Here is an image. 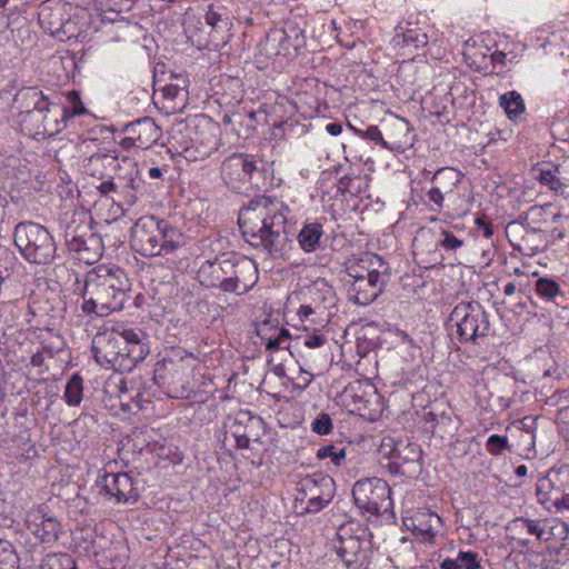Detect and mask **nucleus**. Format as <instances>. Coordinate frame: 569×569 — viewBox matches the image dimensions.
<instances>
[{
	"mask_svg": "<svg viewBox=\"0 0 569 569\" xmlns=\"http://www.w3.org/2000/svg\"><path fill=\"white\" fill-rule=\"evenodd\" d=\"M288 212L282 201L266 196L254 197L238 214L243 239L272 259H289L293 240L287 229Z\"/></svg>",
	"mask_w": 569,
	"mask_h": 569,
	"instance_id": "nucleus-1",
	"label": "nucleus"
},
{
	"mask_svg": "<svg viewBox=\"0 0 569 569\" xmlns=\"http://www.w3.org/2000/svg\"><path fill=\"white\" fill-rule=\"evenodd\" d=\"M130 290L126 272L117 266L99 264L89 270L80 289L81 310L86 315L104 317L122 310Z\"/></svg>",
	"mask_w": 569,
	"mask_h": 569,
	"instance_id": "nucleus-2",
	"label": "nucleus"
},
{
	"mask_svg": "<svg viewBox=\"0 0 569 569\" xmlns=\"http://www.w3.org/2000/svg\"><path fill=\"white\" fill-rule=\"evenodd\" d=\"M258 278V268L253 260L232 251L204 260L198 270V279L202 286L237 296L249 292Z\"/></svg>",
	"mask_w": 569,
	"mask_h": 569,
	"instance_id": "nucleus-3",
	"label": "nucleus"
},
{
	"mask_svg": "<svg viewBox=\"0 0 569 569\" xmlns=\"http://www.w3.org/2000/svg\"><path fill=\"white\" fill-rule=\"evenodd\" d=\"M131 247L143 257L167 256L186 244L182 232L153 216L139 218L131 228Z\"/></svg>",
	"mask_w": 569,
	"mask_h": 569,
	"instance_id": "nucleus-4",
	"label": "nucleus"
},
{
	"mask_svg": "<svg viewBox=\"0 0 569 569\" xmlns=\"http://www.w3.org/2000/svg\"><path fill=\"white\" fill-rule=\"evenodd\" d=\"M372 532L356 520L342 523L337 530L335 550L347 569H368L372 555Z\"/></svg>",
	"mask_w": 569,
	"mask_h": 569,
	"instance_id": "nucleus-5",
	"label": "nucleus"
},
{
	"mask_svg": "<svg viewBox=\"0 0 569 569\" xmlns=\"http://www.w3.org/2000/svg\"><path fill=\"white\" fill-rule=\"evenodd\" d=\"M220 177L224 184L238 192L263 190L267 182V169L261 160L249 153H232L220 167Z\"/></svg>",
	"mask_w": 569,
	"mask_h": 569,
	"instance_id": "nucleus-6",
	"label": "nucleus"
},
{
	"mask_svg": "<svg viewBox=\"0 0 569 569\" xmlns=\"http://www.w3.org/2000/svg\"><path fill=\"white\" fill-rule=\"evenodd\" d=\"M14 244L30 263L49 264L56 258L57 244L49 230L33 221H22L14 227Z\"/></svg>",
	"mask_w": 569,
	"mask_h": 569,
	"instance_id": "nucleus-7",
	"label": "nucleus"
},
{
	"mask_svg": "<svg viewBox=\"0 0 569 569\" xmlns=\"http://www.w3.org/2000/svg\"><path fill=\"white\" fill-rule=\"evenodd\" d=\"M371 270L366 274H358L356 267L348 268V293L350 300L360 306H368L373 302L380 293L383 292L390 277V268L381 257L372 254L370 257Z\"/></svg>",
	"mask_w": 569,
	"mask_h": 569,
	"instance_id": "nucleus-8",
	"label": "nucleus"
},
{
	"mask_svg": "<svg viewBox=\"0 0 569 569\" xmlns=\"http://www.w3.org/2000/svg\"><path fill=\"white\" fill-rule=\"evenodd\" d=\"M449 321L457 328V338L461 343L476 345L478 339L490 332L489 313L476 300L459 302L451 311Z\"/></svg>",
	"mask_w": 569,
	"mask_h": 569,
	"instance_id": "nucleus-9",
	"label": "nucleus"
},
{
	"mask_svg": "<svg viewBox=\"0 0 569 569\" xmlns=\"http://www.w3.org/2000/svg\"><path fill=\"white\" fill-rule=\"evenodd\" d=\"M68 110L50 102L47 108L20 112L21 130L36 140H42L59 133L66 127Z\"/></svg>",
	"mask_w": 569,
	"mask_h": 569,
	"instance_id": "nucleus-10",
	"label": "nucleus"
},
{
	"mask_svg": "<svg viewBox=\"0 0 569 569\" xmlns=\"http://www.w3.org/2000/svg\"><path fill=\"white\" fill-rule=\"evenodd\" d=\"M356 506L372 515L386 512L392 506L391 489L380 478H367L357 481L352 488Z\"/></svg>",
	"mask_w": 569,
	"mask_h": 569,
	"instance_id": "nucleus-11",
	"label": "nucleus"
},
{
	"mask_svg": "<svg viewBox=\"0 0 569 569\" xmlns=\"http://www.w3.org/2000/svg\"><path fill=\"white\" fill-rule=\"evenodd\" d=\"M224 435H230L239 449L249 448L250 441H259L264 435V421L259 416L240 410L224 422Z\"/></svg>",
	"mask_w": 569,
	"mask_h": 569,
	"instance_id": "nucleus-12",
	"label": "nucleus"
},
{
	"mask_svg": "<svg viewBox=\"0 0 569 569\" xmlns=\"http://www.w3.org/2000/svg\"><path fill=\"white\" fill-rule=\"evenodd\" d=\"M124 340L122 331L98 332L92 340L91 351L94 360L102 367L111 368L114 371H128V363L119 361V352Z\"/></svg>",
	"mask_w": 569,
	"mask_h": 569,
	"instance_id": "nucleus-13",
	"label": "nucleus"
},
{
	"mask_svg": "<svg viewBox=\"0 0 569 569\" xmlns=\"http://www.w3.org/2000/svg\"><path fill=\"white\" fill-rule=\"evenodd\" d=\"M26 525L42 543L56 542L62 532L60 521L44 503L32 507L26 512Z\"/></svg>",
	"mask_w": 569,
	"mask_h": 569,
	"instance_id": "nucleus-14",
	"label": "nucleus"
},
{
	"mask_svg": "<svg viewBox=\"0 0 569 569\" xmlns=\"http://www.w3.org/2000/svg\"><path fill=\"white\" fill-rule=\"evenodd\" d=\"M122 132L124 138L120 141L121 147L144 150L156 144L162 136L161 128L150 117L127 123Z\"/></svg>",
	"mask_w": 569,
	"mask_h": 569,
	"instance_id": "nucleus-15",
	"label": "nucleus"
},
{
	"mask_svg": "<svg viewBox=\"0 0 569 569\" xmlns=\"http://www.w3.org/2000/svg\"><path fill=\"white\" fill-rule=\"evenodd\" d=\"M549 521L547 519H530L527 517H517L510 520L506 526L508 537L517 540L520 546L529 547L535 541L542 542L550 539Z\"/></svg>",
	"mask_w": 569,
	"mask_h": 569,
	"instance_id": "nucleus-16",
	"label": "nucleus"
},
{
	"mask_svg": "<svg viewBox=\"0 0 569 569\" xmlns=\"http://www.w3.org/2000/svg\"><path fill=\"white\" fill-rule=\"evenodd\" d=\"M116 177L117 198L128 206H133L143 186V180L139 176L138 164L134 159L122 157V164Z\"/></svg>",
	"mask_w": 569,
	"mask_h": 569,
	"instance_id": "nucleus-17",
	"label": "nucleus"
},
{
	"mask_svg": "<svg viewBox=\"0 0 569 569\" xmlns=\"http://www.w3.org/2000/svg\"><path fill=\"white\" fill-rule=\"evenodd\" d=\"M231 0L223 3L217 1L208 7L204 19L206 23L211 27L212 37L220 42H227L231 37L233 13L228 4Z\"/></svg>",
	"mask_w": 569,
	"mask_h": 569,
	"instance_id": "nucleus-18",
	"label": "nucleus"
},
{
	"mask_svg": "<svg viewBox=\"0 0 569 569\" xmlns=\"http://www.w3.org/2000/svg\"><path fill=\"white\" fill-rule=\"evenodd\" d=\"M101 485L106 493L114 497L117 502L134 503L139 499V490L128 473H106Z\"/></svg>",
	"mask_w": 569,
	"mask_h": 569,
	"instance_id": "nucleus-19",
	"label": "nucleus"
},
{
	"mask_svg": "<svg viewBox=\"0 0 569 569\" xmlns=\"http://www.w3.org/2000/svg\"><path fill=\"white\" fill-rule=\"evenodd\" d=\"M142 332L133 329L122 331L123 345L119 352V361L122 365L128 362V371H131L139 362L143 361L149 353V347L141 339Z\"/></svg>",
	"mask_w": 569,
	"mask_h": 569,
	"instance_id": "nucleus-20",
	"label": "nucleus"
},
{
	"mask_svg": "<svg viewBox=\"0 0 569 569\" xmlns=\"http://www.w3.org/2000/svg\"><path fill=\"white\" fill-rule=\"evenodd\" d=\"M122 158H119L116 150L96 152L87 160L84 171L93 178L103 180L109 178L111 172H114L116 174L118 170H120Z\"/></svg>",
	"mask_w": 569,
	"mask_h": 569,
	"instance_id": "nucleus-21",
	"label": "nucleus"
},
{
	"mask_svg": "<svg viewBox=\"0 0 569 569\" xmlns=\"http://www.w3.org/2000/svg\"><path fill=\"white\" fill-rule=\"evenodd\" d=\"M406 526L413 535L425 541H430L442 527L441 518L430 510H418L405 520Z\"/></svg>",
	"mask_w": 569,
	"mask_h": 569,
	"instance_id": "nucleus-22",
	"label": "nucleus"
},
{
	"mask_svg": "<svg viewBox=\"0 0 569 569\" xmlns=\"http://www.w3.org/2000/svg\"><path fill=\"white\" fill-rule=\"evenodd\" d=\"M67 248L74 259L87 264L97 262L103 253L102 239L96 232L67 244Z\"/></svg>",
	"mask_w": 569,
	"mask_h": 569,
	"instance_id": "nucleus-23",
	"label": "nucleus"
},
{
	"mask_svg": "<svg viewBox=\"0 0 569 569\" xmlns=\"http://www.w3.org/2000/svg\"><path fill=\"white\" fill-rule=\"evenodd\" d=\"M396 33L392 41L399 46H412L418 49L428 43L426 31L419 27L418 22L401 21L395 29Z\"/></svg>",
	"mask_w": 569,
	"mask_h": 569,
	"instance_id": "nucleus-24",
	"label": "nucleus"
},
{
	"mask_svg": "<svg viewBox=\"0 0 569 569\" xmlns=\"http://www.w3.org/2000/svg\"><path fill=\"white\" fill-rule=\"evenodd\" d=\"M536 496L539 503L543 505L549 509V503L557 507L558 510L561 508L569 509V496L568 497H559L558 490L553 489L552 480L550 478V473L545 477H541L536 485Z\"/></svg>",
	"mask_w": 569,
	"mask_h": 569,
	"instance_id": "nucleus-25",
	"label": "nucleus"
},
{
	"mask_svg": "<svg viewBox=\"0 0 569 569\" xmlns=\"http://www.w3.org/2000/svg\"><path fill=\"white\" fill-rule=\"evenodd\" d=\"M93 232L91 218H88L84 213H73L64 228L66 246Z\"/></svg>",
	"mask_w": 569,
	"mask_h": 569,
	"instance_id": "nucleus-26",
	"label": "nucleus"
},
{
	"mask_svg": "<svg viewBox=\"0 0 569 569\" xmlns=\"http://www.w3.org/2000/svg\"><path fill=\"white\" fill-rule=\"evenodd\" d=\"M323 236L322 224L318 222L306 223L297 236L298 243L305 252H313L320 248Z\"/></svg>",
	"mask_w": 569,
	"mask_h": 569,
	"instance_id": "nucleus-27",
	"label": "nucleus"
},
{
	"mask_svg": "<svg viewBox=\"0 0 569 569\" xmlns=\"http://www.w3.org/2000/svg\"><path fill=\"white\" fill-rule=\"evenodd\" d=\"M16 101L20 102L21 108L23 109L21 112L40 110L41 108H47V106L50 103L42 91L38 90L37 88H27L20 90L16 94Z\"/></svg>",
	"mask_w": 569,
	"mask_h": 569,
	"instance_id": "nucleus-28",
	"label": "nucleus"
},
{
	"mask_svg": "<svg viewBox=\"0 0 569 569\" xmlns=\"http://www.w3.org/2000/svg\"><path fill=\"white\" fill-rule=\"evenodd\" d=\"M320 485L325 487V493L323 496H318V498H310L307 497V506L305 508V511L308 513H316L323 509L332 499L335 496V481L329 476H321L320 477Z\"/></svg>",
	"mask_w": 569,
	"mask_h": 569,
	"instance_id": "nucleus-29",
	"label": "nucleus"
},
{
	"mask_svg": "<svg viewBox=\"0 0 569 569\" xmlns=\"http://www.w3.org/2000/svg\"><path fill=\"white\" fill-rule=\"evenodd\" d=\"M461 179L462 174L459 170L446 167L437 170L431 181L445 192L450 193L460 183Z\"/></svg>",
	"mask_w": 569,
	"mask_h": 569,
	"instance_id": "nucleus-30",
	"label": "nucleus"
},
{
	"mask_svg": "<svg viewBox=\"0 0 569 569\" xmlns=\"http://www.w3.org/2000/svg\"><path fill=\"white\" fill-rule=\"evenodd\" d=\"M395 453V458L386 463V468H388L390 473H403V471H401L403 465L413 461L418 456L416 450L410 445L403 446L402 443H399Z\"/></svg>",
	"mask_w": 569,
	"mask_h": 569,
	"instance_id": "nucleus-31",
	"label": "nucleus"
},
{
	"mask_svg": "<svg viewBox=\"0 0 569 569\" xmlns=\"http://www.w3.org/2000/svg\"><path fill=\"white\" fill-rule=\"evenodd\" d=\"M311 295L312 303L319 305L320 310L327 309V305L333 303L335 293L332 287L329 286L325 280H319L313 283L309 290Z\"/></svg>",
	"mask_w": 569,
	"mask_h": 569,
	"instance_id": "nucleus-32",
	"label": "nucleus"
},
{
	"mask_svg": "<svg viewBox=\"0 0 569 569\" xmlns=\"http://www.w3.org/2000/svg\"><path fill=\"white\" fill-rule=\"evenodd\" d=\"M271 331L272 328L268 321H264L257 329V335L260 337L261 341L264 342L266 349L271 352L288 350L289 353L292 355L290 343L283 346L279 338H277L276 335Z\"/></svg>",
	"mask_w": 569,
	"mask_h": 569,
	"instance_id": "nucleus-33",
	"label": "nucleus"
},
{
	"mask_svg": "<svg viewBox=\"0 0 569 569\" xmlns=\"http://www.w3.org/2000/svg\"><path fill=\"white\" fill-rule=\"evenodd\" d=\"M39 569H77L74 558L64 552L49 553L40 563Z\"/></svg>",
	"mask_w": 569,
	"mask_h": 569,
	"instance_id": "nucleus-34",
	"label": "nucleus"
},
{
	"mask_svg": "<svg viewBox=\"0 0 569 569\" xmlns=\"http://www.w3.org/2000/svg\"><path fill=\"white\" fill-rule=\"evenodd\" d=\"M499 102L510 119L517 118L525 111V102L517 91H510L500 96Z\"/></svg>",
	"mask_w": 569,
	"mask_h": 569,
	"instance_id": "nucleus-35",
	"label": "nucleus"
},
{
	"mask_svg": "<svg viewBox=\"0 0 569 569\" xmlns=\"http://www.w3.org/2000/svg\"><path fill=\"white\" fill-rule=\"evenodd\" d=\"M82 378L74 373L68 380L66 390H64V399L69 406H78L82 400Z\"/></svg>",
	"mask_w": 569,
	"mask_h": 569,
	"instance_id": "nucleus-36",
	"label": "nucleus"
},
{
	"mask_svg": "<svg viewBox=\"0 0 569 569\" xmlns=\"http://www.w3.org/2000/svg\"><path fill=\"white\" fill-rule=\"evenodd\" d=\"M536 291L547 301H556L557 297H563L559 283L549 278H539L536 281Z\"/></svg>",
	"mask_w": 569,
	"mask_h": 569,
	"instance_id": "nucleus-37",
	"label": "nucleus"
},
{
	"mask_svg": "<svg viewBox=\"0 0 569 569\" xmlns=\"http://www.w3.org/2000/svg\"><path fill=\"white\" fill-rule=\"evenodd\" d=\"M357 134L367 138L377 144H380L381 147L388 149V150H396L402 147L400 142H389L383 139L381 131L377 126H370L367 128V130H356Z\"/></svg>",
	"mask_w": 569,
	"mask_h": 569,
	"instance_id": "nucleus-38",
	"label": "nucleus"
},
{
	"mask_svg": "<svg viewBox=\"0 0 569 569\" xmlns=\"http://www.w3.org/2000/svg\"><path fill=\"white\" fill-rule=\"evenodd\" d=\"M325 487L320 485V478H306L301 482V488L299 489V495L301 497H297V500L305 501L307 497L318 498V496H323Z\"/></svg>",
	"mask_w": 569,
	"mask_h": 569,
	"instance_id": "nucleus-39",
	"label": "nucleus"
},
{
	"mask_svg": "<svg viewBox=\"0 0 569 569\" xmlns=\"http://www.w3.org/2000/svg\"><path fill=\"white\" fill-rule=\"evenodd\" d=\"M458 430V422L456 418H453V413L451 409L445 410L442 417H440V422L438 428L435 430V436H439L440 438H445L446 436H452L455 431Z\"/></svg>",
	"mask_w": 569,
	"mask_h": 569,
	"instance_id": "nucleus-40",
	"label": "nucleus"
},
{
	"mask_svg": "<svg viewBox=\"0 0 569 569\" xmlns=\"http://www.w3.org/2000/svg\"><path fill=\"white\" fill-rule=\"evenodd\" d=\"M317 458L320 460L330 458L336 467L341 466L342 460L346 458V449L339 448L336 445H326L318 449Z\"/></svg>",
	"mask_w": 569,
	"mask_h": 569,
	"instance_id": "nucleus-41",
	"label": "nucleus"
},
{
	"mask_svg": "<svg viewBox=\"0 0 569 569\" xmlns=\"http://www.w3.org/2000/svg\"><path fill=\"white\" fill-rule=\"evenodd\" d=\"M450 562L457 566V569H483L480 566L478 553L472 551H460L455 559L450 558Z\"/></svg>",
	"mask_w": 569,
	"mask_h": 569,
	"instance_id": "nucleus-42",
	"label": "nucleus"
},
{
	"mask_svg": "<svg viewBox=\"0 0 569 569\" xmlns=\"http://www.w3.org/2000/svg\"><path fill=\"white\" fill-rule=\"evenodd\" d=\"M437 246L448 252H456L463 246V240L456 237L451 231L442 230L440 238L437 240Z\"/></svg>",
	"mask_w": 569,
	"mask_h": 569,
	"instance_id": "nucleus-43",
	"label": "nucleus"
},
{
	"mask_svg": "<svg viewBox=\"0 0 569 569\" xmlns=\"http://www.w3.org/2000/svg\"><path fill=\"white\" fill-rule=\"evenodd\" d=\"M67 99L69 107H62L68 110V119L74 116H81L87 113V109L80 99V93L76 90L68 92Z\"/></svg>",
	"mask_w": 569,
	"mask_h": 569,
	"instance_id": "nucleus-44",
	"label": "nucleus"
},
{
	"mask_svg": "<svg viewBox=\"0 0 569 569\" xmlns=\"http://www.w3.org/2000/svg\"><path fill=\"white\" fill-rule=\"evenodd\" d=\"M398 446L399 443L396 442L393 438L387 437L382 439L378 452L380 456V463L383 467H386L383 463L385 459L389 462L392 460V458H395V452L397 451Z\"/></svg>",
	"mask_w": 569,
	"mask_h": 569,
	"instance_id": "nucleus-45",
	"label": "nucleus"
},
{
	"mask_svg": "<svg viewBox=\"0 0 569 569\" xmlns=\"http://www.w3.org/2000/svg\"><path fill=\"white\" fill-rule=\"evenodd\" d=\"M311 429L318 435H328L332 430V420L327 412H321L311 423Z\"/></svg>",
	"mask_w": 569,
	"mask_h": 569,
	"instance_id": "nucleus-46",
	"label": "nucleus"
},
{
	"mask_svg": "<svg viewBox=\"0 0 569 569\" xmlns=\"http://www.w3.org/2000/svg\"><path fill=\"white\" fill-rule=\"evenodd\" d=\"M19 557L14 550L3 548L0 551V569H19Z\"/></svg>",
	"mask_w": 569,
	"mask_h": 569,
	"instance_id": "nucleus-47",
	"label": "nucleus"
},
{
	"mask_svg": "<svg viewBox=\"0 0 569 569\" xmlns=\"http://www.w3.org/2000/svg\"><path fill=\"white\" fill-rule=\"evenodd\" d=\"M72 27L73 23L70 20L61 22L59 26H54L53 22H50L49 30L53 37L63 41L64 38L70 39L71 37H73V30H71Z\"/></svg>",
	"mask_w": 569,
	"mask_h": 569,
	"instance_id": "nucleus-48",
	"label": "nucleus"
},
{
	"mask_svg": "<svg viewBox=\"0 0 569 569\" xmlns=\"http://www.w3.org/2000/svg\"><path fill=\"white\" fill-rule=\"evenodd\" d=\"M445 410H439L438 408H431L428 412L423 415V421L426 425V430H429L435 436V430L438 428L440 422V417H442Z\"/></svg>",
	"mask_w": 569,
	"mask_h": 569,
	"instance_id": "nucleus-49",
	"label": "nucleus"
},
{
	"mask_svg": "<svg viewBox=\"0 0 569 569\" xmlns=\"http://www.w3.org/2000/svg\"><path fill=\"white\" fill-rule=\"evenodd\" d=\"M508 448V439L503 436L491 435L487 441V450L495 456L502 452L503 449Z\"/></svg>",
	"mask_w": 569,
	"mask_h": 569,
	"instance_id": "nucleus-50",
	"label": "nucleus"
},
{
	"mask_svg": "<svg viewBox=\"0 0 569 569\" xmlns=\"http://www.w3.org/2000/svg\"><path fill=\"white\" fill-rule=\"evenodd\" d=\"M556 422L559 432L566 440L569 439V407H563L558 410Z\"/></svg>",
	"mask_w": 569,
	"mask_h": 569,
	"instance_id": "nucleus-51",
	"label": "nucleus"
},
{
	"mask_svg": "<svg viewBox=\"0 0 569 569\" xmlns=\"http://www.w3.org/2000/svg\"><path fill=\"white\" fill-rule=\"evenodd\" d=\"M97 190L108 197L110 196L112 200H116L114 196H117V177L110 176L109 178L103 179L97 187Z\"/></svg>",
	"mask_w": 569,
	"mask_h": 569,
	"instance_id": "nucleus-52",
	"label": "nucleus"
},
{
	"mask_svg": "<svg viewBox=\"0 0 569 569\" xmlns=\"http://www.w3.org/2000/svg\"><path fill=\"white\" fill-rule=\"evenodd\" d=\"M445 192L440 187L433 186L428 192L427 198L431 202L433 211H440L443 206Z\"/></svg>",
	"mask_w": 569,
	"mask_h": 569,
	"instance_id": "nucleus-53",
	"label": "nucleus"
},
{
	"mask_svg": "<svg viewBox=\"0 0 569 569\" xmlns=\"http://www.w3.org/2000/svg\"><path fill=\"white\" fill-rule=\"evenodd\" d=\"M539 181L556 191L562 186L560 180L550 170H541Z\"/></svg>",
	"mask_w": 569,
	"mask_h": 569,
	"instance_id": "nucleus-54",
	"label": "nucleus"
},
{
	"mask_svg": "<svg viewBox=\"0 0 569 569\" xmlns=\"http://www.w3.org/2000/svg\"><path fill=\"white\" fill-rule=\"evenodd\" d=\"M219 139L214 133H209L204 140H201V144L203 146V154L209 156L213 150L218 148Z\"/></svg>",
	"mask_w": 569,
	"mask_h": 569,
	"instance_id": "nucleus-55",
	"label": "nucleus"
},
{
	"mask_svg": "<svg viewBox=\"0 0 569 569\" xmlns=\"http://www.w3.org/2000/svg\"><path fill=\"white\" fill-rule=\"evenodd\" d=\"M327 342V338L322 333H313L311 336L306 337L305 346L308 348H319L322 347Z\"/></svg>",
	"mask_w": 569,
	"mask_h": 569,
	"instance_id": "nucleus-56",
	"label": "nucleus"
},
{
	"mask_svg": "<svg viewBox=\"0 0 569 569\" xmlns=\"http://www.w3.org/2000/svg\"><path fill=\"white\" fill-rule=\"evenodd\" d=\"M317 310H320L319 305L312 306L310 305H301L298 309V316L301 320L307 319L310 315L315 313Z\"/></svg>",
	"mask_w": 569,
	"mask_h": 569,
	"instance_id": "nucleus-57",
	"label": "nucleus"
},
{
	"mask_svg": "<svg viewBox=\"0 0 569 569\" xmlns=\"http://www.w3.org/2000/svg\"><path fill=\"white\" fill-rule=\"evenodd\" d=\"M476 223L478 224L479 229L482 230V233L486 238H490L492 236L493 228L489 221H486L482 218H477Z\"/></svg>",
	"mask_w": 569,
	"mask_h": 569,
	"instance_id": "nucleus-58",
	"label": "nucleus"
},
{
	"mask_svg": "<svg viewBox=\"0 0 569 569\" xmlns=\"http://www.w3.org/2000/svg\"><path fill=\"white\" fill-rule=\"evenodd\" d=\"M353 178L345 176L339 180L338 188L341 192H352Z\"/></svg>",
	"mask_w": 569,
	"mask_h": 569,
	"instance_id": "nucleus-59",
	"label": "nucleus"
},
{
	"mask_svg": "<svg viewBox=\"0 0 569 569\" xmlns=\"http://www.w3.org/2000/svg\"><path fill=\"white\" fill-rule=\"evenodd\" d=\"M273 333L276 335L277 338H279V340L283 343V346L289 343V340H290L291 336H290V332H289L288 329H286V328H280V329L274 328L273 329Z\"/></svg>",
	"mask_w": 569,
	"mask_h": 569,
	"instance_id": "nucleus-60",
	"label": "nucleus"
},
{
	"mask_svg": "<svg viewBox=\"0 0 569 569\" xmlns=\"http://www.w3.org/2000/svg\"><path fill=\"white\" fill-rule=\"evenodd\" d=\"M326 131L331 136H339L342 131V126L339 122H331L326 126Z\"/></svg>",
	"mask_w": 569,
	"mask_h": 569,
	"instance_id": "nucleus-61",
	"label": "nucleus"
},
{
	"mask_svg": "<svg viewBox=\"0 0 569 569\" xmlns=\"http://www.w3.org/2000/svg\"><path fill=\"white\" fill-rule=\"evenodd\" d=\"M522 423H523V428L527 432H531L532 430V425L535 423V420L531 419L530 417H526L523 420H522Z\"/></svg>",
	"mask_w": 569,
	"mask_h": 569,
	"instance_id": "nucleus-62",
	"label": "nucleus"
},
{
	"mask_svg": "<svg viewBox=\"0 0 569 569\" xmlns=\"http://www.w3.org/2000/svg\"><path fill=\"white\" fill-rule=\"evenodd\" d=\"M162 176V171L158 167L150 168L149 170V177L152 179H158Z\"/></svg>",
	"mask_w": 569,
	"mask_h": 569,
	"instance_id": "nucleus-63",
	"label": "nucleus"
},
{
	"mask_svg": "<svg viewBox=\"0 0 569 569\" xmlns=\"http://www.w3.org/2000/svg\"><path fill=\"white\" fill-rule=\"evenodd\" d=\"M440 568H441V569H457V566H453V565L450 562V558H447V559H445V560L440 563Z\"/></svg>",
	"mask_w": 569,
	"mask_h": 569,
	"instance_id": "nucleus-64",
	"label": "nucleus"
}]
</instances>
